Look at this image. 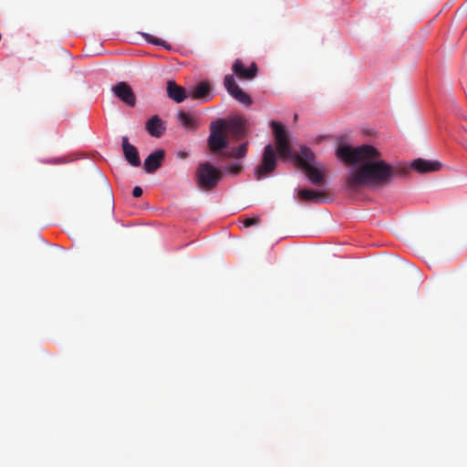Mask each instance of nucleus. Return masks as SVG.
<instances>
[{
	"label": "nucleus",
	"mask_w": 467,
	"mask_h": 467,
	"mask_svg": "<svg viewBox=\"0 0 467 467\" xmlns=\"http://www.w3.org/2000/svg\"><path fill=\"white\" fill-rule=\"evenodd\" d=\"M336 155L344 163L351 165L344 183V189L349 194L358 193L365 188L387 187L394 179L405 177L409 173L405 165L387 162L382 153L369 144L357 147L338 145Z\"/></svg>",
	"instance_id": "1"
},
{
	"label": "nucleus",
	"mask_w": 467,
	"mask_h": 467,
	"mask_svg": "<svg viewBox=\"0 0 467 467\" xmlns=\"http://www.w3.org/2000/svg\"><path fill=\"white\" fill-rule=\"evenodd\" d=\"M198 186L204 191H211L216 187L222 179V173L210 162L201 163L196 171Z\"/></svg>",
	"instance_id": "2"
},
{
	"label": "nucleus",
	"mask_w": 467,
	"mask_h": 467,
	"mask_svg": "<svg viewBox=\"0 0 467 467\" xmlns=\"http://www.w3.org/2000/svg\"><path fill=\"white\" fill-rule=\"evenodd\" d=\"M210 136L208 138V145L210 150L214 152H222L229 145L227 134L225 131V119H219L213 121L210 125Z\"/></svg>",
	"instance_id": "3"
},
{
	"label": "nucleus",
	"mask_w": 467,
	"mask_h": 467,
	"mask_svg": "<svg viewBox=\"0 0 467 467\" xmlns=\"http://www.w3.org/2000/svg\"><path fill=\"white\" fill-rule=\"evenodd\" d=\"M270 127L273 130L276 150L282 159H288L292 154V147L289 140L288 133L284 125L276 120L270 122Z\"/></svg>",
	"instance_id": "4"
},
{
	"label": "nucleus",
	"mask_w": 467,
	"mask_h": 467,
	"mask_svg": "<svg viewBox=\"0 0 467 467\" xmlns=\"http://www.w3.org/2000/svg\"><path fill=\"white\" fill-rule=\"evenodd\" d=\"M277 156L272 144H267L263 152L262 162L255 170V177L257 180L267 176L276 168Z\"/></svg>",
	"instance_id": "5"
},
{
	"label": "nucleus",
	"mask_w": 467,
	"mask_h": 467,
	"mask_svg": "<svg viewBox=\"0 0 467 467\" xmlns=\"http://www.w3.org/2000/svg\"><path fill=\"white\" fill-rule=\"evenodd\" d=\"M249 123L244 117H234L225 120V131L234 140H241L247 136Z\"/></svg>",
	"instance_id": "6"
},
{
	"label": "nucleus",
	"mask_w": 467,
	"mask_h": 467,
	"mask_svg": "<svg viewBox=\"0 0 467 467\" xmlns=\"http://www.w3.org/2000/svg\"><path fill=\"white\" fill-rule=\"evenodd\" d=\"M298 165L306 172L309 182L315 186H321L326 182V169L323 166H314L304 158H298Z\"/></svg>",
	"instance_id": "7"
},
{
	"label": "nucleus",
	"mask_w": 467,
	"mask_h": 467,
	"mask_svg": "<svg viewBox=\"0 0 467 467\" xmlns=\"http://www.w3.org/2000/svg\"><path fill=\"white\" fill-rule=\"evenodd\" d=\"M223 85L228 93L240 103L248 107L253 103L251 97L246 94L235 82L233 75H226L223 79Z\"/></svg>",
	"instance_id": "8"
},
{
	"label": "nucleus",
	"mask_w": 467,
	"mask_h": 467,
	"mask_svg": "<svg viewBox=\"0 0 467 467\" xmlns=\"http://www.w3.org/2000/svg\"><path fill=\"white\" fill-rule=\"evenodd\" d=\"M112 93L129 107L136 105V95L131 87L124 81H120L111 88Z\"/></svg>",
	"instance_id": "9"
},
{
	"label": "nucleus",
	"mask_w": 467,
	"mask_h": 467,
	"mask_svg": "<svg viewBox=\"0 0 467 467\" xmlns=\"http://www.w3.org/2000/svg\"><path fill=\"white\" fill-rule=\"evenodd\" d=\"M233 71L239 78L250 80L256 77L258 68L254 62L246 68L241 59H236L233 65Z\"/></svg>",
	"instance_id": "10"
},
{
	"label": "nucleus",
	"mask_w": 467,
	"mask_h": 467,
	"mask_svg": "<svg viewBox=\"0 0 467 467\" xmlns=\"http://www.w3.org/2000/svg\"><path fill=\"white\" fill-rule=\"evenodd\" d=\"M165 152L162 150H157L151 152L144 161V171L152 173L157 171L164 160Z\"/></svg>",
	"instance_id": "11"
},
{
	"label": "nucleus",
	"mask_w": 467,
	"mask_h": 467,
	"mask_svg": "<svg viewBox=\"0 0 467 467\" xmlns=\"http://www.w3.org/2000/svg\"><path fill=\"white\" fill-rule=\"evenodd\" d=\"M122 149L126 161L132 166L138 167L140 165V158L139 151L135 146L130 144L128 137L122 138Z\"/></svg>",
	"instance_id": "12"
},
{
	"label": "nucleus",
	"mask_w": 467,
	"mask_h": 467,
	"mask_svg": "<svg viewBox=\"0 0 467 467\" xmlns=\"http://www.w3.org/2000/svg\"><path fill=\"white\" fill-rule=\"evenodd\" d=\"M249 141L245 140L237 147H227L221 152L222 159H235L241 160L246 157L248 151Z\"/></svg>",
	"instance_id": "13"
},
{
	"label": "nucleus",
	"mask_w": 467,
	"mask_h": 467,
	"mask_svg": "<svg viewBox=\"0 0 467 467\" xmlns=\"http://www.w3.org/2000/svg\"><path fill=\"white\" fill-rule=\"evenodd\" d=\"M441 164L439 161H431L424 159H417L410 164V168L420 173L439 171Z\"/></svg>",
	"instance_id": "14"
},
{
	"label": "nucleus",
	"mask_w": 467,
	"mask_h": 467,
	"mask_svg": "<svg viewBox=\"0 0 467 467\" xmlns=\"http://www.w3.org/2000/svg\"><path fill=\"white\" fill-rule=\"evenodd\" d=\"M167 95L176 103H181L189 97V94H186L184 88L177 85L173 80H169L167 82Z\"/></svg>",
	"instance_id": "15"
},
{
	"label": "nucleus",
	"mask_w": 467,
	"mask_h": 467,
	"mask_svg": "<svg viewBox=\"0 0 467 467\" xmlns=\"http://www.w3.org/2000/svg\"><path fill=\"white\" fill-rule=\"evenodd\" d=\"M298 197L301 201L306 202L318 203L326 200V193L311 189H301L298 191Z\"/></svg>",
	"instance_id": "16"
},
{
	"label": "nucleus",
	"mask_w": 467,
	"mask_h": 467,
	"mask_svg": "<svg viewBox=\"0 0 467 467\" xmlns=\"http://www.w3.org/2000/svg\"><path fill=\"white\" fill-rule=\"evenodd\" d=\"M189 97L193 99H202L209 101L212 99L211 87L208 82L199 83L190 93Z\"/></svg>",
	"instance_id": "17"
},
{
	"label": "nucleus",
	"mask_w": 467,
	"mask_h": 467,
	"mask_svg": "<svg viewBox=\"0 0 467 467\" xmlns=\"http://www.w3.org/2000/svg\"><path fill=\"white\" fill-rule=\"evenodd\" d=\"M146 129L148 132L155 138H160L165 130L163 121L157 115L153 116L148 120Z\"/></svg>",
	"instance_id": "18"
},
{
	"label": "nucleus",
	"mask_w": 467,
	"mask_h": 467,
	"mask_svg": "<svg viewBox=\"0 0 467 467\" xmlns=\"http://www.w3.org/2000/svg\"><path fill=\"white\" fill-rule=\"evenodd\" d=\"M178 119L186 130H195L198 128V121L191 113L180 111Z\"/></svg>",
	"instance_id": "19"
},
{
	"label": "nucleus",
	"mask_w": 467,
	"mask_h": 467,
	"mask_svg": "<svg viewBox=\"0 0 467 467\" xmlns=\"http://www.w3.org/2000/svg\"><path fill=\"white\" fill-rule=\"evenodd\" d=\"M142 36H143L144 39L150 44H153L156 46H161L164 47H169V45H167L166 42L161 38H157V37H155L150 34H147V33H142Z\"/></svg>",
	"instance_id": "20"
},
{
	"label": "nucleus",
	"mask_w": 467,
	"mask_h": 467,
	"mask_svg": "<svg viewBox=\"0 0 467 467\" xmlns=\"http://www.w3.org/2000/svg\"><path fill=\"white\" fill-rule=\"evenodd\" d=\"M243 170V165L240 163V162H232L230 164H228L224 171L226 172H229V173H232V174H234V175H237L239 174Z\"/></svg>",
	"instance_id": "21"
},
{
	"label": "nucleus",
	"mask_w": 467,
	"mask_h": 467,
	"mask_svg": "<svg viewBox=\"0 0 467 467\" xmlns=\"http://www.w3.org/2000/svg\"><path fill=\"white\" fill-rule=\"evenodd\" d=\"M298 158H304L308 163L314 160V153L311 150L306 147L301 148V156L296 157V161L298 162Z\"/></svg>",
	"instance_id": "22"
},
{
	"label": "nucleus",
	"mask_w": 467,
	"mask_h": 467,
	"mask_svg": "<svg viewBox=\"0 0 467 467\" xmlns=\"http://www.w3.org/2000/svg\"><path fill=\"white\" fill-rule=\"evenodd\" d=\"M260 222H261V218L259 216H254V217H251V218H246L245 220H244L243 223H244V227H250L252 225L259 224Z\"/></svg>",
	"instance_id": "23"
},
{
	"label": "nucleus",
	"mask_w": 467,
	"mask_h": 467,
	"mask_svg": "<svg viewBox=\"0 0 467 467\" xmlns=\"http://www.w3.org/2000/svg\"><path fill=\"white\" fill-rule=\"evenodd\" d=\"M142 192H143V191H142L141 187H140V186H136L132 190V195L135 198L140 197L142 195Z\"/></svg>",
	"instance_id": "24"
},
{
	"label": "nucleus",
	"mask_w": 467,
	"mask_h": 467,
	"mask_svg": "<svg viewBox=\"0 0 467 467\" xmlns=\"http://www.w3.org/2000/svg\"><path fill=\"white\" fill-rule=\"evenodd\" d=\"M466 131H467V129H466Z\"/></svg>",
	"instance_id": "25"
}]
</instances>
